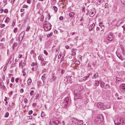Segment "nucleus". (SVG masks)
Here are the masks:
<instances>
[{
    "label": "nucleus",
    "instance_id": "2f4dec72",
    "mask_svg": "<svg viewBox=\"0 0 125 125\" xmlns=\"http://www.w3.org/2000/svg\"><path fill=\"white\" fill-rule=\"evenodd\" d=\"M43 15H42L41 16V18L40 20L41 21H43Z\"/></svg>",
    "mask_w": 125,
    "mask_h": 125
},
{
    "label": "nucleus",
    "instance_id": "79ce46f5",
    "mask_svg": "<svg viewBox=\"0 0 125 125\" xmlns=\"http://www.w3.org/2000/svg\"><path fill=\"white\" fill-rule=\"evenodd\" d=\"M4 11L5 13H7L8 11V10L7 9H5L4 10Z\"/></svg>",
    "mask_w": 125,
    "mask_h": 125
},
{
    "label": "nucleus",
    "instance_id": "37998d69",
    "mask_svg": "<svg viewBox=\"0 0 125 125\" xmlns=\"http://www.w3.org/2000/svg\"><path fill=\"white\" fill-rule=\"evenodd\" d=\"M54 122H55V124H56L57 125L59 123V121L58 120H56Z\"/></svg>",
    "mask_w": 125,
    "mask_h": 125
},
{
    "label": "nucleus",
    "instance_id": "052dcab7",
    "mask_svg": "<svg viewBox=\"0 0 125 125\" xmlns=\"http://www.w3.org/2000/svg\"><path fill=\"white\" fill-rule=\"evenodd\" d=\"M48 19L49 20L50 19L51 17L49 14H48Z\"/></svg>",
    "mask_w": 125,
    "mask_h": 125
},
{
    "label": "nucleus",
    "instance_id": "e2e57ef3",
    "mask_svg": "<svg viewBox=\"0 0 125 125\" xmlns=\"http://www.w3.org/2000/svg\"><path fill=\"white\" fill-rule=\"evenodd\" d=\"M34 52V51L33 50H32L30 52V54H32L33 53V52Z\"/></svg>",
    "mask_w": 125,
    "mask_h": 125
},
{
    "label": "nucleus",
    "instance_id": "c85d7f7f",
    "mask_svg": "<svg viewBox=\"0 0 125 125\" xmlns=\"http://www.w3.org/2000/svg\"><path fill=\"white\" fill-rule=\"evenodd\" d=\"M25 69H23L22 72L23 73V76H24L26 75V73L25 71Z\"/></svg>",
    "mask_w": 125,
    "mask_h": 125
},
{
    "label": "nucleus",
    "instance_id": "6e6552de",
    "mask_svg": "<svg viewBox=\"0 0 125 125\" xmlns=\"http://www.w3.org/2000/svg\"><path fill=\"white\" fill-rule=\"evenodd\" d=\"M95 26V24L94 23H93L91 25H90L89 28V30L90 31L92 30V29L94 28Z\"/></svg>",
    "mask_w": 125,
    "mask_h": 125
},
{
    "label": "nucleus",
    "instance_id": "69168bd1",
    "mask_svg": "<svg viewBox=\"0 0 125 125\" xmlns=\"http://www.w3.org/2000/svg\"><path fill=\"white\" fill-rule=\"evenodd\" d=\"M24 9H21L20 10V11L21 12H22L24 11Z\"/></svg>",
    "mask_w": 125,
    "mask_h": 125
},
{
    "label": "nucleus",
    "instance_id": "ea45409f",
    "mask_svg": "<svg viewBox=\"0 0 125 125\" xmlns=\"http://www.w3.org/2000/svg\"><path fill=\"white\" fill-rule=\"evenodd\" d=\"M17 28H14L13 30V31L14 33H15L17 32Z\"/></svg>",
    "mask_w": 125,
    "mask_h": 125
},
{
    "label": "nucleus",
    "instance_id": "f257e3e1",
    "mask_svg": "<svg viewBox=\"0 0 125 125\" xmlns=\"http://www.w3.org/2000/svg\"><path fill=\"white\" fill-rule=\"evenodd\" d=\"M43 27L44 30L46 31H50L51 29L52 25L48 22L46 21L44 23Z\"/></svg>",
    "mask_w": 125,
    "mask_h": 125
},
{
    "label": "nucleus",
    "instance_id": "2eb2a0df",
    "mask_svg": "<svg viewBox=\"0 0 125 125\" xmlns=\"http://www.w3.org/2000/svg\"><path fill=\"white\" fill-rule=\"evenodd\" d=\"M121 88L123 89H125V84L123 83L120 85Z\"/></svg>",
    "mask_w": 125,
    "mask_h": 125
},
{
    "label": "nucleus",
    "instance_id": "49530a36",
    "mask_svg": "<svg viewBox=\"0 0 125 125\" xmlns=\"http://www.w3.org/2000/svg\"><path fill=\"white\" fill-rule=\"evenodd\" d=\"M27 101H28L27 99L26 98H25L24 99V102L26 104V103L27 102Z\"/></svg>",
    "mask_w": 125,
    "mask_h": 125
},
{
    "label": "nucleus",
    "instance_id": "5fc2aeb1",
    "mask_svg": "<svg viewBox=\"0 0 125 125\" xmlns=\"http://www.w3.org/2000/svg\"><path fill=\"white\" fill-rule=\"evenodd\" d=\"M19 79L18 78H17L15 79V81L16 83H18V81Z\"/></svg>",
    "mask_w": 125,
    "mask_h": 125
},
{
    "label": "nucleus",
    "instance_id": "e433bc0d",
    "mask_svg": "<svg viewBox=\"0 0 125 125\" xmlns=\"http://www.w3.org/2000/svg\"><path fill=\"white\" fill-rule=\"evenodd\" d=\"M99 83L98 82L96 81H95V85L96 86H97L98 85V84Z\"/></svg>",
    "mask_w": 125,
    "mask_h": 125
},
{
    "label": "nucleus",
    "instance_id": "c9c22d12",
    "mask_svg": "<svg viewBox=\"0 0 125 125\" xmlns=\"http://www.w3.org/2000/svg\"><path fill=\"white\" fill-rule=\"evenodd\" d=\"M22 40H21L19 38V44H20L22 42Z\"/></svg>",
    "mask_w": 125,
    "mask_h": 125
},
{
    "label": "nucleus",
    "instance_id": "c03bdc74",
    "mask_svg": "<svg viewBox=\"0 0 125 125\" xmlns=\"http://www.w3.org/2000/svg\"><path fill=\"white\" fill-rule=\"evenodd\" d=\"M28 7V6L24 4L23 6V8H27Z\"/></svg>",
    "mask_w": 125,
    "mask_h": 125
},
{
    "label": "nucleus",
    "instance_id": "6ab92c4d",
    "mask_svg": "<svg viewBox=\"0 0 125 125\" xmlns=\"http://www.w3.org/2000/svg\"><path fill=\"white\" fill-rule=\"evenodd\" d=\"M52 2L51 3V4L52 5H54L56 2V0H52Z\"/></svg>",
    "mask_w": 125,
    "mask_h": 125
},
{
    "label": "nucleus",
    "instance_id": "f3484780",
    "mask_svg": "<svg viewBox=\"0 0 125 125\" xmlns=\"http://www.w3.org/2000/svg\"><path fill=\"white\" fill-rule=\"evenodd\" d=\"M72 52L73 53L72 54H71V55H74L76 54V52L74 51V49H72Z\"/></svg>",
    "mask_w": 125,
    "mask_h": 125
},
{
    "label": "nucleus",
    "instance_id": "8fccbe9b",
    "mask_svg": "<svg viewBox=\"0 0 125 125\" xmlns=\"http://www.w3.org/2000/svg\"><path fill=\"white\" fill-rule=\"evenodd\" d=\"M11 81L12 82H13L14 81V77H12L11 79Z\"/></svg>",
    "mask_w": 125,
    "mask_h": 125
},
{
    "label": "nucleus",
    "instance_id": "a211bd4d",
    "mask_svg": "<svg viewBox=\"0 0 125 125\" xmlns=\"http://www.w3.org/2000/svg\"><path fill=\"white\" fill-rule=\"evenodd\" d=\"M18 45V44L16 42H15L13 44V45L12 46V49L14 50V48H15V47L16 46Z\"/></svg>",
    "mask_w": 125,
    "mask_h": 125
},
{
    "label": "nucleus",
    "instance_id": "a878e982",
    "mask_svg": "<svg viewBox=\"0 0 125 125\" xmlns=\"http://www.w3.org/2000/svg\"><path fill=\"white\" fill-rule=\"evenodd\" d=\"M9 113L8 112H7L5 114V115L4 116V117L5 118L8 117L9 116Z\"/></svg>",
    "mask_w": 125,
    "mask_h": 125
},
{
    "label": "nucleus",
    "instance_id": "bb28decb",
    "mask_svg": "<svg viewBox=\"0 0 125 125\" xmlns=\"http://www.w3.org/2000/svg\"><path fill=\"white\" fill-rule=\"evenodd\" d=\"M9 20L10 19L9 18H7L5 21L7 23H8L9 22Z\"/></svg>",
    "mask_w": 125,
    "mask_h": 125
},
{
    "label": "nucleus",
    "instance_id": "de8ad7c7",
    "mask_svg": "<svg viewBox=\"0 0 125 125\" xmlns=\"http://www.w3.org/2000/svg\"><path fill=\"white\" fill-rule=\"evenodd\" d=\"M3 84V85H2V88L4 89V90H5V89L6 88V87H5V86L3 84Z\"/></svg>",
    "mask_w": 125,
    "mask_h": 125
},
{
    "label": "nucleus",
    "instance_id": "13d9d810",
    "mask_svg": "<svg viewBox=\"0 0 125 125\" xmlns=\"http://www.w3.org/2000/svg\"><path fill=\"white\" fill-rule=\"evenodd\" d=\"M105 88H109V86L107 84H106L105 85Z\"/></svg>",
    "mask_w": 125,
    "mask_h": 125
},
{
    "label": "nucleus",
    "instance_id": "603ef678",
    "mask_svg": "<svg viewBox=\"0 0 125 125\" xmlns=\"http://www.w3.org/2000/svg\"><path fill=\"white\" fill-rule=\"evenodd\" d=\"M7 0H3V1L4 3H5V5H6L7 4Z\"/></svg>",
    "mask_w": 125,
    "mask_h": 125
},
{
    "label": "nucleus",
    "instance_id": "f03ea898",
    "mask_svg": "<svg viewBox=\"0 0 125 125\" xmlns=\"http://www.w3.org/2000/svg\"><path fill=\"white\" fill-rule=\"evenodd\" d=\"M104 117L101 114L98 115L96 119V122L98 123H100L103 121Z\"/></svg>",
    "mask_w": 125,
    "mask_h": 125
},
{
    "label": "nucleus",
    "instance_id": "4d7b16f0",
    "mask_svg": "<svg viewBox=\"0 0 125 125\" xmlns=\"http://www.w3.org/2000/svg\"><path fill=\"white\" fill-rule=\"evenodd\" d=\"M59 19L60 20H62L63 19V17H62L61 16L59 18Z\"/></svg>",
    "mask_w": 125,
    "mask_h": 125
},
{
    "label": "nucleus",
    "instance_id": "dca6fc26",
    "mask_svg": "<svg viewBox=\"0 0 125 125\" xmlns=\"http://www.w3.org/2000/svg\"><path fill=\"white\" fill-rule=\"evenodd\" d=\"M98 77V73H96L93 76L92 78L93 79H94Z\"/></svg>",
    "mask_w": 125,
    "mask_h": 125
},
{
    "label": "nucleus",
    "instance_id": "f8f14e48",
    "mask_svg": "<svg viewBox=\"0 0 125 125\" xmlns=\"http://www.w3.org/2000/svg\"><path fill=\"white\" fill-rule=\"evenodd\" d=\"M116 54L118 57L120 59H122V57L121 55L118 52H116Z\"/></svg>",
    "mask_w": 125,
    "mask_h": 125
},
{
    "label": "nucleus",
    "instance_id": "cd10ccee",
    "mask_svg": "<svg viewBox=\"0 0 125 125\" xmlns=\"http://www.w3.org/2000/svg\"><path fill=\"white\" fill-rule=\"evenodd\" d=\"M25 62H24L21 64V66L22 69H23V66H25Z\"/></svg>",
    "mask_w": 125,
    "mask_h": 125
},
{
    "label": "nucleus",
    "instance_id": "aec40b11",
    "mask_svg": "<svg viewBox=\"0 0 125 125\" xmlns=\"http://www.w3.org/2000/svg\"><path fill=\"white\" fill-rule=\"evenodd\" d=\"M94 15V12L93 11H91V12L90 13V14L89 15L91 17H93Z\"/></svg>",
    "mask_w": 125,
    "mask_h": 125
},
{
    "label": "nucleus",
    "instance_id": "393cba45",
    "mask_svg": "<svg viewBox=\"0 0 125 125\" xmlns=\"http://www.w3.org/2000/svg\"><path fill=\"white\" fill-rule=\"evenodd\" d=\"M53 8L54 9V10L55 12H56L57 10V8L55 6H53Z\"/></svg>",
    "mask_w": 125,
    "mask_h": 125
},
{
    "label": "nucleus",
    "instance_id": "bf43d9fd",
    "mask_svg": "<svg viewBox=\"0 0 125 125\" xmlns=\"http://www.w3.org/2000/svg\"><path fill=\"white\" fill-rule=\"evenodd\" d=\"M122 52V53L123 54H125V49H123Z\"/></svg>",
    "mask_w": 125,
    "mask_h": 125
},
{
    "label": "nucleus",
    "instance_id": "20e7f679",
    "mask_svg": "<svg viewBox=\"0 0 125 125\" xmlns=\"http://www.w3.org/2000/svg\"><path fill=\"white\" fill-rule=\"evenodd\" d=\"M68 97H66L65 98V100L63 101L62 103V104L64 107L66 106L67 104H68Z\"/></svg>",
    "mask_w": 125,
    "mask_h": 125
},
{
    "label": "nucleus",
    "instance_id": "39448f33",
    "mask_svg": "<svg viewBox=\"0 0 125 125\" xmlns=\"http://www.w3.org/2000/svg\"><path fill=\"white\" fill-rule=\"evenodd\" d=\"M107 39L109 41H112L113 40L112 36L111 35H109L106 37Z\"/></svg>",
    "mask_w": 125,
    "mask_h": 125
},
{
    "label": "nucleus",
    "instance_id": "423d86ee",
    "mask_svg": "<svg viewBox=\"0 0 125 125\" xmlns=\"http://www.w3.org/2000/svg\"><path fill=\"white\" fill-rule=\"evenodd\" d=\"M25 34L24 32L23 31L21 32L19 36V38L21 40H22L23 37Z\"/></svg>",
    "mask_w": 125,
    "mask_h": 125
},
{
    "label": "nucleus",
    "instance_id": "4468645a",
    "mask_svg": "<svg viewBox=\"0 0 125 125\" xmlns=\"http://www.w3.org/2000/svg\"><path fill=\"white\" fill-rule=\"evenodd\" d=\"M106 105L105 106V105H104L103 104V105H102V107L101 108L104 109H106L108 108L109 107H106Z\"/></svg>",
    "mask_w": 125,
    "mask_h": 125
},
{
    "label": "nucleus",
    "instance_id": "412c9836",
    "mask_svg": "<svg viewBox=\"0 0 125 125\" xmlns=\"http://www.w3.org/2000/svg\"><path fill=\"white\" fill-rule=\"evenodd\" d=\"M123 119H119V120L120 121V123L121 122V121H123ZM119 122H118V123H115V125H121V124L120 123V124H119Z\"/></svg>",
    "mask_w": 125,
    "mask_h": 125
},
{
    "label": "nucleus",
    "instance_id": "6e6d98bb",
    "mask_svg": "<svg viewBox=\"0 0 125 125\" xmlns=\"http://www.w3.org/2000/svg\"><path fill=\"white\" fill-rule=\"evenodd\" d=\"M23 89L22 88H21V89L20 90V92L21 93H22L23 92Z\"/></svg>",
    "mask_w": 125,
    "mask_h": 125
},
{
    "label": "nucleus",
    "instance_id": "4be33fe9",
    "mask_svg": "<svg viewBox=\"0 0 125 125\" xmlns=\"http://www.w3.org/2000/svg\"><path fill=\"white\" fill-rule=\"evenodd\" d=\"M83 87H81L80 86H79L78 87V89L79 91H81L83 89Z\"/></svg>",
    "mask_w": 125,
    "mask_h": 125
},
{
    "label": "nucleus",
    "instance_id": "ddd939ff",
    "mask_svg": "<svg viewBox=\"0 0 125 125\" xmlns=\"http://www.w3.org/2000/svg\"><path fill=\"white\" fill-rule=\"evenodd\" d=\"M32 82V81L31 79H29L27 81V83L29 85H30L31 84Z\"/></svg>",
    "mask_w": 125,
    "mask_h": 125
},
{
    "label": "nucleus",
    "instance_id": "5701e85b",
    "mask_svg": "<svg viewBox=\"0 0 125 125\" xmlns=\"http://www.w3.org/2000/svg\"><path fill=\"white\" fill-rule=\"evenodd\" d=\"M105 83H104L103 82H102L100 84V86L101 87H104V85Z\"/></svg>",
    "mask_w": 125,
    "mask_h": 125
},
{
    "label": "nucleus",
    "instance_id": "864d4df0",
    "mask_svg": "<svg viewBox=\"0 0 125 125\" xmlns=\"http://www.w3.org/2000/svg\"><path fill=\"white\" fill-rule=\"evenodd\" d=\"M22 56V55L21 54H19L18 56V57L19 58H21Z\"/></svg>",
    "mask_w": 125,
    "mask_h": 125
},
{
    "label": "nucleus",
    "instance_id": "09e8293b",
    "mask_svg": "<svg viewBox=\"0 0 125 125\" xmlns=\"http://www.w3.org/2000/svg\"><path fill=\"white\" fill-rule=\"evenodd\" d=\"M39 97V94H37L36 95V97H35L36 99H38Z\"/></svg>",
    "mask_w": 125,
    "mask_h": 125
},
{
    "label": "nucleus",
    "instance_id": "0eeeda50",
    "mask_svg": "<svg viewBox=\"0 0 125 125\" xmlns=\"http://www.w3.org/2000/svg\"><path fill=\"white\" fill-rule=\"evenodd\" d=\"M72 76H71V81L72 82H73L75 80V78H74V73L73 72L72 73Z\"/></svg>",
    "mask_w": 125,
    "mask_h": 125
},
{
    "label": "nucleus",
    "instance_id": "4c0bfd02",
    "mask_svg": "<svg viewBox=\"0 0 125 125\" xmlns=\"http://www.w3.org/2000/svg\"><path fill=\"white\" fill-rule=\"evenodd\" d=\"M44 116V113L42 111L41 114V117H43Z\"/></svg>",
    "mask_w": 125,
    "mask_h": 125
},
{
    "label": "nucleus",
    "instance_id": "f704fd0d",
    "mask_svg": "<svg viewBox=\"0 0 125 125\" xmlns=\"http://www.w3.org/2000/svg\"><path fill=\"white\" fill-rule=\"evenodd\" d=\"M115 79L117 82H118V81H120L121 80L119 78L116 77V78Z\"/></svg>",
    "mask_w": 125,
    "mask_h": 125
},
{
    "label": "nucleus",
    "instance_id": "58836bf2",
    "mask_svg": "<svg viewBox=\"0 0 125 125\" xmlns=\"http://www.w3.org/2000/svg\"><path fill=\"white\" fill-rule=\"evenodd\" d=\"M121 2L123 4H125V0H121Z\"/></svg>",
    "mask_w": 125,
    "mask_h": 125
},
{
    "label": "nucleus",
    "instance_id": "b1692460",
    "mask_svg": "<svg viewBox=\"0 0 125 125\" xmlns=\"http://www.w3.org/2000/svg\"><path fill=\"white\" fill-rule=\"evenodd\" d=\"M52 32H51L50 33L48 34H47V37L48 38L50 37L52 35Z\"/></svg>",
    "mask_w": 125,
    "mask_h": 125
},
{
    "label": "nucleus",
    "instance_id": "680f3d73",
    "mask_svg": "<svg viewBox=\"0 0 125 125\" xmlns=\"http://www.w3.org/2000/svg\"><path fill=\"white\" fill-rule=\"evenodd\" d=\"M3 11H4V10L3 9H1V10H0V13H2L3 12Z\"/></svg>",
    "mask_w": 125,
    "mask_h": 125
},
{
    "label": "nucleus",
    "instance_id": "338daca9",
    "mask_svg": "<svg viewBox=\"0 0 125 125\" xmlns=\"http://www.w3.org/2000/svg\"><path fill=\"white\" fill-rule=\"evenodd\" d=\"M15 0H12L11 1V2L12 4H13L14 2V1Z\"/></svg>",
    "mask_w": 125,
    "mask_h": 125
},
{
    "label": "nucleus",
    "instance_id": "1a4fd4ad",
    "mask_svg": "<svg viewBox=\"0 0 125 125\" xmlns=\"http://www.w3.org/2000/svg\"><path fill=\"white\" fill-rule=\"evenodd\" d=\"M102 105H103V103H97V106L99 108H101Z\"/></svg>",
    "mask_w": 125,
    "mask_h": 125
},
{
    "label": "nucleus",
    "instance_id": "a18cd8bd",
    "mask_svg": "<svg viewBox=\"0 0 125 125\" xmlns=\"http://www.w3.org/2000/svg\"><path fill=\"white\" fill-rule=\"evenodd\" d=\"M44 53L46 55H47L48 54V53L45 50H44Z\"/></svg>",
    "mask_w": 125,
    "mask_h": 125
},
{
    "label": "nucleus",
    "instance_id": "a19ab883",
    "mask_svg": "<svg viewBox=\"0 0 125 125\" xmlns=\"http://www.w3.org/2000/svg\"><path fill=\"white\" fill-rule=\"evenodd\" d=\"M34 92V91L33 90H31V91L30 92V95L31 96L32 95V93Z\"/></svg>",
    "mask_w": 125,
    "mask_h": 125
},
{
    "label": "nucleus",
    "instance_id": "c756f323",
    "mask_svg": "<svg viewBox=\"0 0 125 125\" xmlns=\"http://www.w3.org/2000/svg\"><path fill=\"white\" fill-rule=\"evenodd\" d=\"M108 7H109V5H108V4L107 3H106L105 5V8H108Z\"/></svg>",
    "mask_w": 125,
    "mask_h": 125
},
{
    "label": "nucleus",
    "instance_id": "9d476101",
    "mask_svg": "<svg viewBox=\"0 0 125 125\" xmlns=\"http://www.w3.org/2000/svg\"><path fill=\"white\" fill-rule=\"evenodd\" d=\"M45 74H43L42 76L41 79L42 80V81L43 82H44L45 80Z\"/></svg>",
    "mask_w": 125,
    "mask_h": 125
},
{
    "label": "nucleus",
    "instance_id": "3c124183",
    "mask_svg": "<svg viewBox=\"0 0 125 125\" xmlns=\"http://www.w3.org/2000/svg\"><path fill=\"white\" fill-rule=\"evenodd\" d=\"M30 27L29 26H28L27 28V29H26V31H29V29H30Z\"/></svg>",
    "mask_w": 125,
    "mask_h": 125
},
{
    "label": "nucleus",
    "instance_id": "774afa93",
    "mask_svg": "<svg viewBox=\"0 0 125 125\" xmlns=\"http://www.w3.org/2000/svg\"><path fill=\"white\" fill-rule=\"evenodd\" d=\"M100 26H102V22H101L99 23Z\"/></svg>",
    "mask_w": 125,
    "mask_h": 125
},
{
    "label": "nucleus",
    "instance_id": "473e14b6",
    "mask_svg": "<svg viewBox=\"0 0 125 125\" xmlns=\"http://www.w3.org/2000/svg\"><path fill=\"white\" fill-rule=\"evenodd\" d=\"M32 116H29L28 117L27 119L28 120H30V119H32Z\"/></svg>",
    "mask_w": 125,
    "mask_h": 125
},
{
    "label": "nucleus",
    "instance_id": "0e129e2a",
    "mask_svg": "<svg viewBox=\"0 0 125 125\" xmlns=\"http://www.w3.org/2000/svg\"><path fill=\"white\" fill-rule=\"evenodd\" d=\"M36 105V103H33L32 104V105L33 106H34Z\"/></svg>",
    "mask_w": 125,
    "mask_h": 125
},
{
    "label": "nucleus",
    "instance_id": "9b49d317",
    "mask_svg": "<svg viewBox=\"0 0 125 125\" xmlns=\"http://www.w3.org/2000/svg\"><path fill=\"white\" fill-rule=\"evenodd\" d=\"M55 78V77L53 75L52 76V77L50 79V81L51 82L54 81Z\"/></svg>",
    "mask_w": 125,
    "mask_h": 125
},
{
    "label": "nucleus",
    "instance_id": "7c9ffc66",
    "mask_svg": "<svg viewBox=\"0 0 125 125\" xmlns=\"http://www.w3.org/2000/svg\"><path fill=\"white\" fill-rule=\"evenodd\" d=\"M75 14V13L74 12H71V17H73Z\"/></svg>",
    "mask_w": 125,
    "mask_h": 125
},
{
    "label": "nucleus",
    "instance_id": "7ed1b4c3",
    "mask_svg": "<svg viewBox=\"0 0 125 125\" xmlns=\"http://www.w3.org/2000/svg\"><path fill=\"white\" fill-rule=\"evenodd\" d=\"M71 120L72 121V125H74L77 124L78 123L77 122V120L73 118H71Z\"/></svg>",
    "mask_w": 125,
    "mask_h": 125
},
{
    "label": "nucleus",
    "instance_id": "72a5a7b5",
    "mask_svg": "<svg viewBox=\"0 0 125 125\" xmlns=\"http://www.w3.org/2000/svg\"><path fill=\"white\" fill-rule=\"evenodd\" d=\"M33 113V111L32 110L28 112V114L29 115H31V114Z\"/></svg>",
    "mask_w": 125,
    "mask_h": 125
}]
</instances>
